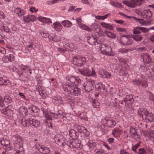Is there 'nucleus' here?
<instances>
[{
	"label": "nucleus",
	"mask_w": 154,
	"mask_h": 154,
	"mask_svg": "<svg viewBox=\"0 0 154 154\" xmlns=\"http://www.w3.org/2000/svg\"><path fill=\"white\" fill-rule=\"evenodd\" d=\"M63 90L68 94L75 96H78L81 93V89L71 85L67 83L63 84L62 86Z\"/></svg>",
	"instance_id": "obj_1"
},
{
	"label": "nucleus",
	"mask_w": 154,
	"mask_h": 154,
	"mask_svg": "<svg viewBox=\"0 0 154 154\" xmlns=\"http://www.w3.org/2000/svg\"><path fill=\"white\" fill-rule=\"evenodd\" d=\"M138 114L140 116H141L143 118H145L146 122H152L154 119L153 115L152 114L149 113L146 109L140 108Z\"/></svg>",
	"instance_id": "obj_2"
},
{
	"label": "nucleus",
	"mask_w": 154,
	"mask_h": 154,
	"mask_svg": "<svg viewBox=\"0 0 154 154\" xmlns=\"http://www.w3.org/2000/svg\"><path fill=\"white\" fill-rule=\"evenodd\" d=\"M66 80L69 81L72 85H75V86H78L81 82V80L78 76L68 75H66Z\"/></svg>",
	"instance_id": "obj_3"
},
{
	"label": "nucleus",
	"mask_w": 154,
	"mask_h": 154,
	"mask_svg": "<svg viewBox=\"0 0 154 154\" xmlns=\"http://www.w3.org/2000/svg\"><path fill=\"white\" fill-rule=\"evenodd\" d=\"M100 48L101 52L104 54L109 56L113 55L112 52V48L109 45L106 44H102L100 45Z\"/></svg>",
	"instance_id": "obj_4"
},
{
	"label": "nucleus",
	"mask_w": 154,
	"mask_h": 154,
	"mask_svg": "<svg viewBox=\"0 0 154 154\" xmlns=\"http://www.w3.org/2000/svg\"><path fill=\"white\" fill-rule=\"evenodd\" d=\"M85 57L80 56H75L73 59V64L78 66H81L86 61Z\"/></svg>",
	"instance_id": "obj_5"
},
{
	"label": "nucleus",
	"mask_w": 154,
	"mask_h": 154,
	"mask_svg": "<svg viewBox=\"0 0 154 154\" xmlns=\"http://www.w3.org/2000/svg\"><path fill=\"white\" fill-rule=\"evenodd\" d=\"M94 83L95 82L93 80L86 81L83 84L82 89L85 91L90 92L92 90Z\"/></svg>",
	"instance_id": "obj_6"
},
{
	"label": "nucleus",
	"mask_w": 154,
	"mask_h": 154,
	"mask_svg": "<svg viewBox=\"0 0 154 154\" xmlns=\"http://www.w3.org/2000/svg\"><path fill=\"white\" fill-rule=\"evenodd\" d=\"M143 0H131V2L127 0L123 1V3L127 6L134 8L136 5H140L143 2Z\"/></svg>",
	"instance_id": "obj_7"
},
{
	"label": "nucleus",
	"mask_w": 154,
	"mask_h": 154,
	"mask_svg": "<svg viewBox=\"0 0 154 154\" xmlns=\"http://www.w3.org/2000/svg\"><path fill=\"white\" fill-rule=\"evenodd\" d=\"M119 43L122 45H131L133 43L132 40L128 37V35H123L121 39L119 41Z\"/></svg>",
	"instance_id": "obj_8"
},
{
	"label": "nucleus",
	"mask_w": 154,
	"mask_h": 154,
	"mask_svg": "<svg viewBox=\"0 0 154 154\" xmlns=\"http://www.w3.org/2000/svg\"><path fill=\"white\" fill-rule=\"evenodd\" d=\"M136 13L143 18H149L152 16L151 10H135Z\"/></svg>",
	"instance_id": "obj_9"
},
{
	"label": "nucleus",
	"mask_w": 154,
	"mask_h": 154,
	"mask_svg": "<svg viewBox=\"0 0 154 154\" xmlns=\"http://www.w3.org/2000/svg\"><path fill=\"white\" fill-rule=\"evenodd\" d=\"M58 138L55 139V141L60 146L64 147L67 146L66 140V138L63 135H58Z\"/></svg>",
	"instance_id": "obj_10"
},
{
	"label": "nucleus",
	"mask_w": 154,
	"mask_h": 154,
	"mask_svg": "<svg viewBox=\"0 0 154 154\" xmlns=\"http://www.w3.org/2000/svg\"><path fill=\"white\" fill-rule=\"evenodd\" d=\"M134 83L136 85H137L139 86H142L143 88H146L148 85L147 82L144 80H140L136 79L133 80Z\"/></svg>",
	"instance_id": "obj_11"
},
{
	"label": "nucleus",
	"mask_w": 154,
	"mask_h": 154,
	"mask_svg": "<svg viewBox=\"0 0 154 154\" xmlns=\"http://www.w3.org/2000/svg\"><path fill=\"white\" fill-rule=\"evenodd\" d=\"M82 72L84 75L89 76H94L96 74L95 70L92 68L91 69H90L88 67H85L84 68Z\"/></svg>",
	"instance_id": "obj_12"
},
{
	"label": "nucleus",
	"mask_w": 154,
	"mask_h": 154,
	"mask_svg": "<svg viewBox=\"0 0 154 154\" xmlns=\"http://www.w3.org/2000/svg\"><path fill=\"white\" fill-rule=\"evenodd\" d=\"M78 131L82 134H83L84 136L88 137L90 135V133L89 131L84 126L78 125L77 127Z\"/></svg>",
	"instance_id": "obj_13"
},
{
	"label": "nucleus",
	"mask_w": 154,
	"mask_h": 154,
	"mask_svg": "<svg viewBox=\"0 0 154 154\" xmlns=\"http://www.w3.org/2000/svg\"><path fill=\"white\" fill-rule=\"evenodd\" d=\"M87 39L88 42L91 45L95 44L98 40L97 38L92 35H89V36L87 37Z\"/></svg>",
	"instance_id": "obj_14"
},
{
	"label": "nucleus",
	"mask_w": 154,
	"mask_h": 154,
	"mask_svg": "<svg viewBox=\"0 0 154 154\" xmlns=\"http://www.w3.org/2000/svg\"><path fill=\"white\" fill-rule=\"evenodd\" d=\"M91 29L92 31L97 33L101 32L102 31L100 26L95 23H92L91 25Z\"/></svg>",
	"instance_id": "obj_15"
},
{
	"label": "nucleus",
	"mask_w": 154,
	"mask_h": 154,
	"mask_svg": "<svg viewBox=\"0 0 154 154\" xmlns=\"http://www.w3.org/2000/svg\"><path fill=\"white\" fill-rule=\"evenodd\" d=\"M52 101L54 103L57 105L63 104V101L60 96H55L53 97Z\"/></svg>",
	"instance_id": "obj_16"
},
{
	"label": "nucleus",
	"mask_w": 154,
	"mask_h": 154,
	"mask_svg": "<svg viewBox=\"0 0 154 154\" xmlns=\"http://www.w3.org/2000/svg\"><path fill=\"white\" fill-rule=\"evenodd\" d=\"M14 60V56L13 54H10L9 55L5 56L2 58V60L5 63L8 62H12Z\"/></svg>",
	"instance_id": "obj_17"
},
{
	"label": "nucleus",
	"mask_w": 154,
	"mask_h": 154,
	"mask_svg": "<svg viewBox=\"0 0 154 154\" xmlns=\"http://www.w3.org/2000/svg\"><path fill=\"white\" fill-rule=\"evenodd\" d=\"M11 107V106H8L5 109H2L1 111L2 113L7 116H11L13 113L12 110L10 109Z\"/></svg>",
	"instance_id": "obj_18"
},
{
	"label": "nucleus",
	"mask_w": 154,
	"mask_h": 154,
	"mask_svg": "<svg viewBox=\"0 0 154 154\" xmlns=\"http://www.w3.org/2000/svg\"><path fill=\"white\" fill-rule=\"evenodd\" d=\"M53 28L56 31L60 32L63 29V26L59 22H56L53 23Z\"/></svg>",
	"instance_id": "obj_19"
},
{
	"label": "nucleus",
	"mask_w": 154,
	"mask_h": 154,
	"mask_svg": "<svg viewBox=\"0 0 154 154\" xmlns=\"http://www.w3.org/2000/svg\"><path fill=\"white\" fill-rule=\"evenodd\" d=\"M69 136L74 140L77 139L79 137V133L73 129L70 130L69 131Z\"/></svg>",
	"instance_id": "obj_20"
},
{
	"label": "nucleus",
	"mask_w": 154,
	"mask_h": 154,
	"mask_svg": "<svg viewBox=\"0 0 154 154\" xmlns=\"http://www.w3.org/2000/svg\"><path fill=\"white\" fill-rule=\"evenodd\" d=\"M30 119L31 120L30 121V125H32L34 128H38L40 126V122L38 120L32 118H30Z\"/></svg>",
	"instance_id": "obj_21"
},
{
	"label": "nucleus",
	"mask_w": 154,
	"mask_h": 154,
	"mask_svg": "<svg viewBox=\"0 0 154 154\" xmlns=\"http://www.w3.org/2000/svg\"><path fill=\"white\" fill-rule=\"evenodd\" d=\"M40 147L39 150L42 151L43 153L45 154H49L51 152L50 149L43 145H41L40 144H38Z\"/></svg>",
	"instance_id": "obj_22"
},
{
	"label": "nucleus",
	"mask_w": 154,
	"mask_h": 154,
	"mask_svg": "<svg viewBox=\"0 0 154 154\" xmlns=\"http://www.w3.org/2000/svg\"><path fill=\"white\" fill-rule=\"evenodd\" d=\"M37 19L38 20L44 23H52L51 20L48 18L40 16L38 17Z\"/></svg>",
	"instance_id": "obj_23"
},
{
	"label": "nucleus",
	"mask_w": 154,
	"mask_h": 154,
	"mask_svg": "<svg viewBox=\"0 0 154 154\" xmlns=\"http://www.w3.org/2000/svg\"><path fill=\"white\" fill-rule=\"evenodd\" d=\"M100 73L101 77L103 78H109L111 75V74L110 73L107 72L104 69H102L100 70Z\"/></svg>",
	"instance_id": "obj_24"
},
{
	"label": "nucleus",
	"mask_w": 154,
	"mask_h": 154,
	"mask_svg": "<svg viewBox=\"0 0 154 154\" xmlns=\"http://www.w3.org/2000/svg\"><path fill=\"white\" fill-rule=\"evenodd\" d=\"M121 131L119 128H115L113 130L112 134L115 137H119L121 134Z\"/></svg>",
	"instance_id": "obj_25"
},
{
	"label": "nucleus",
	"mask_w": 154,
	"mask_h": 154,
	"mask_svg": "<svg viewBox=\"0 0 154 154\" xmlns=\"http://www.w3.org/2000/svg\"><path fill=\"white\" fill-rule=\"evenodd\" d=\"M139 154H152V151L149 149L140 148L139 149Z\"/></svg>",
	"instance_id": "obj_26"
},
{
	"label": "nucleus",
	"mask_w": 154,
	"mask_h": 154,
	"mask_svg": "<svg viewBox=\"0 0 154 154\" xmlns=\"http://www.w3.org/2000/svg\"><path fill=\"white\" fill-rule=\"evenodd\" d=\"M100 25L103 28H106L107 29L109 30H112L113 29V26L110 23H107L105 22H103L100 23Z\"/></svg>",
	"instance_id": "obj_27"
},
{
	"label": "nucleus",
	"mask_w": 154,
	"mask_h": 154,
	"mask_svg": "<svg viewBox=\"0 0 154 154\" xmlns=\"http://www.w3.org/2000/svg\"><path fill=\"white\" fill-rule=\"evenodd\" d=\"M10 81L6 77H0V86L6 85L9 83Z\"/></svg>",
	"instance_id": "obj_28"
},
{
	"label": "nucleus",
	"mask_w": 154,
	"mask_h": 154,
	"mask_svg": "<svg viewBox=\"0 0 154 154\" xmlns=\"http://www.w3.org/2000/svg\"><path fill=\"white\" fill-rule=\"evenodd\" d=\"M143 60L145 63H149L152 61V59L149 54H144L143 56Z\"/></svg>",
	"instance_id": "obj_29"
},
{
	"label": "nucleus",
	"mask_w": 154,
	"mask_h": 154,
	"mask_svg": "<svg viewBox=\"0 0 154 154\" xmlns=\"http://www.w3.org/2000/svg\"><path fill=\"white\" fill-rule=\"evenodd\" d=\"M31 120L30 118L28 119H22L21 120V124L24 127H27L30 125V121Z\"/></svg>",
	"instance_id": "obj_30"
},
{
	"label": "nucleus",
	"mask_w": 154,
	"mask_h": 154,
	"mask_svg": "<svg viewBox=\"0 0 154 154\" xmlns=\"http://www.w3.org/2000/svg\"><path fill=\"white\" fill-rule=\"evenodd\" d=\"M27 110L24 106H22L20 108V116L22 115L23 116L27 115Z\"/></svg>",
	"instance_id": "obj_31"
},
{
	"label": "nucleus",
	"mask_w": 154,
	"mask_h": 154,
	"mask_svg": "<svg viewBox=\"0 0 154 154\" xmlns=\"http://www.w3.org/2000/svg\"><path fill=\"white\" fill-rule=\"evenodd\" d=\"M61 24L65 28H69L71 26L72 24L71 22L68 20H64L62 21Z\"/></svg>",
	"instance_id": "obj_32"
},
{
	"label": "nucleus",
	"mask_w": 154,
	"mask_h": 154,
	"mask_svg": "<svg viewBox=\"0 0 154 154\" xmlns=\"http://www.w3.org/2000/svg\"><path fill=\"white\" fill-rule=\"evenodd\" d=\"M111 4L113 6H115L117 8H123V5H122L121 3L117 2H115V1L112 0L110 2Z\"/></svg>",
	"instance_id": "obj_33"
},
{
	"label": "nucleus",
	"mask_w": 154,
	"mask_h": 154,
	"mask_svg": "<svg viewBox=\"0 0 154 154\" xmlns=\"http://www.w3.org/2000/svg\"><path fill=\"white\" fill-rule=\"evenodd\" d=\"M95 88L97 91L102 92L105 90V87L102 84L100 83L96 85Z\"/></svg>",
	"instance_id": "obj_34"
},
{
	"label": "nucleus",
	"mask_w": 154,
	"mask_h": 154,
	"mask_svg": "<svg viewBox=\"0 0 154 154\" xmlns=\"http://www.w3.org/2000/svg\"><path fill=\"white\" fill-rule=\"evenodd\" d=\"M87 145L90 151L94 149L96 146V143L91 141H89Z\"/></svg>",
	"instance_id": "obj_35"
},
{
	"label": "nucleus",
	"mask_w": 154,
	"mask_h": 154,
	"mask_svg": "<svg viewBox=\"0 0 154 154\" xmlns=\"http://www.w3.org/2000/svg\"><path fill=\"white\" fill-rule=\"evenodd\" d=\"M106 123L110 127H113L116 125V122L112 119H106Z\"/></svg>",
	"instance_id": "obj_36"
},
{
	"label": "nucleus",
	"mask_w": 154,
	"mask_h": 154,
	"mask_svg": "<svg viewBox=\"0 0 154 154\" xmlns=\"http://www.w3.org/2000/svg\"><path fill=\"white\" fill-rule=\"evenodd\" d=\"M90 101L92 103V106L94 108H98L99 107L100 103L97 100L92 98L91 100H90Z\"/></svg>",
	"instance_id": "obj_37"
},
{
	"label": "nucleus",
	"mask_w": 154,
	"mask_h": 154,
	"mask_svg": "<svg viewBox=\"0 0 154 154\" xmlns=\"http://www.w3.org/2000/svg\"><path fill=\"white\" fill-rule=\"evenodd\" d=\"M104 33L109 37L112 38H115L116 37L114 33L110 32L105 30L104 32Z\"/></svg>",
	"instance_id": "obj_38"
},
{
	"label": "nucleus",
	"mask_w": 154,
	"mask_h": 154,
	"mask_svg": "<svg viewBox=\"0 0 154 154\" xmlns=\"http://www.w3.org/2000/svg\"><path fill=\"white\" fill-rule=\"evenodd\" d=\"M132 38L136 42H140L142 39V37L140 35H132Z\"/></svg>",
	"instance_id": "obj_39"
},
{
	"label": "nucleus",
	"mask_w": 154,
	"mask_h": 154,
	"mask_svg": "<svg viewBox=\"0 0 154 154\" xmlns=\"http://www.w3.org/2000/svg\"><path fill=\"white\" fill-rule=\"evenodd\" d=\"M133 96L128 95H126L124 99V101L125 103H126L128 101L132 102H133Z\"/></svg>",
	"instance_id": "obj_40"
},
{
	"label": "nucleus",
	"mask_w": 154,
	"mask_h": 154,
	"mask_svg": "<svg viewBox=\"0 0 154 154\" xmlns=\"http://www.w3.org/2000/svg\"><path fill=\"white\" fill-rule=\"evenodd\" d=\"M140 26H137L134 28L133 30V33L134 35H138L141 33L140 30Z\"/></svg>",
	"instance_id": "obj_41"
},
{
	"label": "nucleus",
	"mask_w": 154,
	"mask_h": 154,
	"mask_svg": "<svg viewBox=\"0 0 154 154\" xmlns=\"http://www.w3.org/2000/svg\"><path fill=\"white\" fill-rule=\"evenodd\" d=\"M67 146L71 148H73L76 147L75 143L72 141L70 140L66 143Z\"/></svg>",
	"instance_id": "obj_42"
},
{
	"label": "nucleus",
	"mask_w": 154,
	"mask_h": 154,
	"mask_svg": "<svg viewBox=\"0 0 154 154\" xmlns=\"http://www.w3.org/2000/svg\"><path fill=\"white\" fill-rule=\"evenodd\" d=\"M79 27L81 29L88 31H91L90 28L83 23L80 24Z\"/></svg>",
	"instance_id": "obj_43"
},
{
	"label": "nucleus",
	"mask_w": 154,
	"mask_h": 154,
	"mask_svg": "<svg viewBox=\"0 0 154 154\" xmlns=\"http://www.w3.org/2000/svg\"><path fill=\"white\" fill-rule=\"evenodd\" d=\"M4 99L5 102L8 103H10L12 101V98L8 95H5L4 97Z\"/></svg>",
	"instance_id": "obj_44"
},
{
	"label": "nucleus",
	"mask_w": 154,
	"mask_h": 154,
	"mask_svg": "<svg viewBox=\"0 0 154 154\" xmlns=\"http://www.w3.org/2000/svg\"><path fill=\"white\" fill-rule=\"evenodd\" d=\"M109 15V14H107L104 16H95V18L97 20H104Z\"/></svg>",
	"instance_id": "obj_45"
},
{
	"label": "nucleus",
	"mask_w": 154,
	"mask_h": 154,
	"mask_svg": "<svg viewBox=\"0 0 154 154\" xmlns=\"http://www.w3.org/2000/svg\"><path fill=\"white\" fill-rule=\"evenodd\" d=\"M5 146L7 148H9V150H10L12 149V146L11 145L10 142L6 139Z\"/></svg>",
	"instance_id": "obj_46"
},
{
	"label": "nucleus",
	"mask_w": 154,
	"mask_h": 154,
	"mask_svg": "<svg viewBox=\"0 0 154 154\" xmlns=\"http://www.w3.org/2000/svg\"><path fill=\"white\" fill-rule=\"evenodd\" d=\"M129 131L131 136L137 133L136 129L133 127H130Z\"/></svg>",
	"instance_id": "obj_47"
},
{
	"label": "nucleus",
	"mask_w": 154,
	"mask_h": 154,
	"mask_svg": "<svg viewBox=\"0 0 154 154\" xmlns=\"http://www.w3.org/2000/svg\"><path fill=\"white\" fill-rule=\"evenodd\" d=\"M38 111L39 110L38 109H32L31 111V113L32 115H33L34 116H37L38 114Z\"/></svg>",
	"instance_id": "obj_48"
},
{
	"label": "nucleus",
	"mask_w": 154,
	"mask_h": 154,
	"mask_svg": "<svg viewBox=\"0 0 154 154\" xmlns=\"http://www.w3.org/2000/svg\"><path fill=\"white\" fill-rule=\"evenodd\" d=\"M149 135L150 140L154 143V131H151L149 133Z\"/></svg>",
	"instance_id": "obj_49"
},
{
	"label": "nucleus",
	"mask_w": 154,
	"mask_h": 154,
	"mask_svg": "<svg viewBox=\"0 0 154 154\" xmlns=\"http://www.w3.org/2000/svg\"><path fill=\"white\" fill-rule=\"evenodd\" d=\"M131 137L136 140L139 141L140 140V136L137 133L133 135Z\"/></svg>",
	"instance_id": "obj_50"
},
{
	"label": "nucleus",
	"mask_w": 154,
	"mask_h": 154,
	"mask_svg": "<svg viewBox=\"0 0 154 154\" xmlns=\"http://www.w3.org/2000/svg\"><path fill=\"white\" fill-rule=\"evenodd\" d=\"M138 22L139 23L140 26H146L147 25V23L145 21L143 20L142 19H140Z\"/></svg>",
	"instance_id": "obj_51"
},
{
	"label": "nucleus",
	"mask_w": 154,
	"mask_h": 154,
	"mask_svg": "<svg viewBox=\"0 0 154 154\" xmlns=\"http://www.w3.org/2000/svg\"><path fill=\"white\" fill-rule=\"evenodd\" d=\"M51 34H50V35H48V38L50 40H53L54 42H57L58 40L54 36H53Z\"/></svg>",
	"instance_id": "obj_52"
},
{
	"label": "nucleus",
	"mask_w": 154,
	"mask_h": 154,
	"mask_svg": "<svg viewBox=\"0 0 154 154\" xmlns=\"http://www.w3.org/2000/svg\"><path fill=\"white\" fill-rule=\"evenodd\" d=\"M140 142H139V143H137L134 146H133L132 147V150L135 152H137L136 151L138 147L140 144Z\"/></svg>",
	"instance_id": "obj_53"
},
{
	"label": "nucleus",
	"mask_w": 154,
	"mask_h": 154,
	"mask_svg": "<svg viewBox=\"0 0 154 154\" xmlns=\"http://www.w3.org/2000/svg\"><path fill=\"white\" fill-rule=\"evenodd\" d=\"M2 29L4 31H5L6 32L9 33L11 32L10 28L7 26H3Z\"/></svg>",
	"instance_id": "obj_54"
},
{
	"label": "nucleus",
	"mask_w": 154,
	"mask_h": 154,
	"mask_svg": "<svg viewBox=\"0 0 154 154\" xmlns=\"http://www.w3.org/2000/svg\"><path fill=\"white\" fill-rule=\"evenodd\" d=\"M114 21L117 23L122 24L124 26L127 25V23L124 21L122 20H115Z\"/></svg>",
	"instance_id": "obj_55"
},
{
	"label": "nucleus",
	"mask_w": 154,
	"mask_h": 154,
	"mask_svg": "<svg viewBox=\"0 0 154 154\" xmlns=\"http://www.w3.org/2000/svg\"><path fill=\"white\" fill-rule=\"evenodd\" d=\"M23 20L25 22H30L29 15H28L26 16H24L23 17Z\"/></svg>",
	"instance_id": "obj_56"
},
{
	"label": "nucleus",
	"mask_w": 154,
	"mask_h": 154,
	"mask_svg": "<svg viewBox=\"0 0 154 154\" xmlns=\"http://www.w3.org/2000/svg\"><path fill=\"white\" fill-rule=\"evenodd\" d=\"M29 18L30 19V21H35L36 20H38L37 18L35 16L32 15H29Z\"/></svg>",
	"instance_id": "obj_57"
},
{
	"label": "nucleus",
	"mask_w": 154,
	"mask_h": 154,
	"mask_svg": "<svg viewBox=\"0 0 154 154\" xmlns=\"http://www.w3.org/2000/svg\"><path fill=\"white\" fill-rule=\"evenodd\" d=\"M12 138L13 140L14 141V143L16 144V145H19V142L18 140L19 139L17 138V137L16 136H14Z\"/></svg>",
	"instance_id": "obj_58"
},
{
	"label": "nucleus",
	"mask_w": 154,
	"mask_h": 154,
	"mask_svg": "<svg viewBox=\"0 0 154 154\" xmlns=\"http://www.w3.org/2000/svg\"><path fill=\"white\" fill-rule=\"evenodd\" d=\"M117 30L119 32H126L127 29H126L118 27L117 28Z\"/></svg>",
	"instance_id": "obj_59"
},
{
	"label": "nucleus",
	"mask_w": 154,
	"mask_h": 154,
	"mask_svg": "<svg viewBox=\"0 0 154 154\" xmlns=\"http://www.w3.org/2000/svg\"><path fill=\"white\" fill-rule=\"evenodd\" d=\"M140 32H143L145 33L149 31V29L143 27H140Z\"/></svg>",
	"instance_id": "obj_60"
},
{
	"label": "nucleus",
	"mask_w": 154,
	"mask_h": 154,
	"mask_svg": "<svg viewBox=\"0 0 154 154\" xmlns=\"http://www.w3.org/2000/svg\"><path fill=\"white\" fill-rule=\"evenodd\" d=\"M128 51V50L124 48H120L118 50V51L122 54L125 53Z\"/></svg>",
	"instance_id": "obj_61"
},
{
	"label": "nucleus",
	"mask_w": 154,
	"mask_h": 154,
	"mask_svg": "<svg viewBox=\"0 0 154 154\" xmlns=\"http://www.w3.org/2000/svg\"><path fill=\"white\" fill-rule=\"evenodd\" d=\"M5 106L4 101L3 97L0 96V106L3 107Z\"/></svg>",
	"instance_id": "obj_62"
},
{
	"label": "nucleus",
	"mask_w": 154,
	"mask_h": 154,
	"mask_svg": "<svg viewBox=\"0 0 154 154\" xmlns=\"http://www.w3.org/2000/svg\"><path fill=\"white\" fill-rule=\"evenodd\" d=\"M40 34L42 37L45 38H46L48 36V33H45L44 32L42 31H40Z\"/></svg>",
	"instance_id": "obj_63"
},
{
	"label": "nucleus",
	"mask_w": 154,
	"mask_h": 154,
	"mask_svg": "<svg viewBox=\"0 0 154 154\" xmlns=\"http://www.w3.org/2000/svg\"><path fill=\"white\" fill-rule=\"evenodd\" d=\"M6 150L3 147H0V154H6Z\"/></svg>",
	"instance_id": "obj_64"
}]
</instances>
